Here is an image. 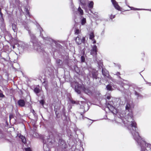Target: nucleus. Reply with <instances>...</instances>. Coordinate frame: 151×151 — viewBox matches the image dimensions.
Wrapping results in <instances>:
<instances>
[{
  "label": "nucleus",
  "mask_w": 151,
  "mask_h": 151,
  "mask_svg": "<svg viewBox=\"0 0 151 151\" xmlns=\"http://www.w3.org/2000/svg\"><path fill=\"white\" fill-rule=\"evenodd\" d=\"M134 139L138 144H139L141 148L142 151H151V144L147 143L140 136L138 132H136L133 135Z\"/></svg>",
  "instance_id": "f257e3e1"
},
{
  "label": "nucleus",
  "mask_w": 151,
  "mask_h": 151,
  "mask_svg": "<svg viewBox=\"0 0 151 151\" xmlns=\"http://www.w3.org/2000/svg\"><path fill=\"white\" fill-rule=\"evenodd\" d=\"M83 88H84V85H83L77 83L75 86V91L78 94H80L81 93V90H82Z\"/></svg>",
  "instance_id": "f03ea898"
},
{
  "label": "nucleus",
  "mask_w": 151,
  "mask_h": 151,
  "mask_svg": "<svg viewBox=\"0 0 151 151\" xmlns=\"http://www.w3.org/2000/svg\"><path fill=\"white\" fill-rule=\"evenodd\" d=\"M76 43L78 45H80L82 43L85 44L86 38L83 37L82 39H81L78 36L75 39Z\"/></svg>",
  "instance_id": "7ed1b4c3"
},
{
  "label": "nucleus",
  "mask_w": 151,
  "mask_h": 151,
  "mask_svg": "<svg viewBox=\"0 0 151 151\" xmlns=\"http://www.w3.org/2000/svg\"><path fill=\"white\" fill-rule=\"evenodd\" d=\"M102 74L105 77H106L108 78H111L109 72L106 68H102Z\"/></svg>",
  "instance_id": "20e7f679"
},
{
  "label": "nucleus",
  "mask_w": 151,
  "mask_h": 151,
  "mask_svg": "<svg viewBox=\"0 0 151 151\" xmlns=\"http://www.w3.org/2000/svg\"><path fill=\"white\" fill-rule=\"evenodd\" d=\"M131 122V126L132 128V130L135 132L134 133H132V134L133 136V135L136 132H137L136 130V129L137 128V124L134 121H132Z\"/></svg>",
  "instance_id": "39448f33"
},
{
  "label": "nucleus",
  "mask_w": 151,
  "mask_h": 151,
  "mask_svg": "<svg viewBox=\"0 0 151 151\" xmlns=\"http://www.w3.org/2000/svg\"><path fill=\"white\" fill-rule=\"evenodd\" d=\"M97 52V46L95 45H94L90 53L92 55H96Z\"/></svg>",
  "instance_id": "423d86ee"
},
{
  "label": "nucleus",
  "mask_w": 151,
  "mask_h": 151,
  "mask_svg": "<svg viewBox=\"0 0 151 151\" xmlns=\"http://www.w3.org/2000/svg\"><path fill=\"white\" fill-rule=\"evenodd\" d=\"M18 104L21 107H23L25 106V102L24 100L20 99L18 101Z\"/></svg>",
  "instance_id": "0eeeda50"
},
{
  "label": "nucleus",
  "mask_w": 151,
  "mask_h": 151,
  "mask_svg": "<svg viewBox=\"0 0 151 151\" xmlns=\"http://www.w3.org/2000/svg\"><path fill=\"white\" fill-rule=\"evenodd\" d=\"M12 28L14 32L16 33L18 30V28L17 27V24L12 23Z\"/></svg>",
  "instance_id": "6e6552de"
},
{
  "label": "nucleus",
  "mask_w": 151,
  "mask_h": 151,
  "mask_svg": "<svg viewBox=\"0 0 151 151\" xmlns=\"http://www.w3.org/2000/svg\"><path fill=\"white\" fill-rule=\"evenodd\" d=\"M82 91L85 93L87 94H90L91 93V91L89 88H86L84 86V88H83Z\"/></svg>",
  "instance_id": "1a4fd4ad"
},
{
  "label": "nucleus",
  "mask_w": 151,
  "mask_h": 151,
  "mask_svg": "<svg viewBox=\"0 0 151 151\" xmlns=\"http://www.w3.org/2000/svg\"><path fill=\"white\" fill-rule=\"evenodd\" d=\"M115 8L118 11H121V8L118 5V3L117 2L115 4H113Z\"/></svg>",
  "instance_id": "9d476101"
},
{
  "label": "nucleus",
  "mask_w": 151,
  "mask_h": 151,
  "mask_svg": "<svg viewBox=\"0 0 151 151\" xmlns=\"http://www.w3.org/2000/svg\"><path fill=\"white\" fill-rule=\"evenodd\" d=\"M95 35L93 32H92L89 34V39L91 40H93L94 39Z\"/></svg>",
  "instance_id": "9b49d317"
},
{
  "label": "nucleus",
  "mask_w": 151,
  "mask_h": 151,
  "mask_svg": "<svg viewBox=\"0 0 151 151\" xmlns=\"http://www.w3.org/2000/svg\"><path fill=\"white\" fill-rule=\"evenodd\" d=\"M98 74L97 72H93L92 73V76L93 78L97 79L98 78L97 76Z\"/></svg>",
  "instance_id": "f8f14e48"
},
{
  "label": "nucleus",
  "mask_w": 151,
  "mask_h": 151,
  "mask_svg": "<svg viewBox=\"0 0 151 151\" xmlns=\"http://www.w3.org/2000/svg\"><path fill=\"white\" fill-rule=\"evenodd\" d=\"M21 139L22 142L24 144H25L26 143V139L24 136H20L19 137Z\"/></svg>",
  "instance_id": "ddd939ff"
},
{
  "label": "nucleus",
  "mask_w": 151,
  "mask_h": 151,
  "mask_svg": "<svg viewBox=\"0 0 151 151\" xmlns=\"http://www.w3.org/2000/svg\"><path fill=\"white\" fill-rule=\"evenodd\" d=\"M34 91L35 93L37 94L40 92V90L39 88L36 87L34 88Z\"/></svg>",
  "instance_id": "4468645a"
},
{
  "label": "nucleus",
  "mask_w": 151,
  "mask_h": 151,
  "mask_svg": "<svg viewBox=\"0 0 151 151\" xmlns=\"http://www.w3.org/2000/svg\"><path fill=\"white\" fill-rule=\"evenodd\" d=\"M78 11L79 12L80 14L81 15H82L83 14V11L81 9V8L79 6L78 10Z\"/></svg>",
  "instance_id": "2eb2a0df"
},
{
  "label": "nucleus",
  "mask_w": 151,
  "mask_h": 151,
  "mask_svg": "<svg viewBox=\"0 0 151 151\" xmlns=\"http://www.w3.org/2000/svg\"><path fill=\"white\" fill-rule=\"evenodd\" d=\"M93 6V2L92 1H91L88 4V7L90 8H92Z\"/></svg>",
  "instance_id": "dca6fc26"
},
{
  "label": "nucleus",
  "mask_w": 151,
  "mask_h": 151,
  "mask_svg": "<svg viewBox=\"0 0 151 151\" xmlns=\"http://www.w3.org/2000/svg\"><path fill=\"white\" fill-rule=\"evenodd\" d=\"M81 24L82 25H84L86 23V19L85 18L83 17L81 20Z\"/></svg>",
  "instance_id": "f3484780"
},
{
  "label": "nucleus",
  "mask_w": 151,
  "mask_h": 151,
  "mask_svg": "<svg viewBox=\"0 0 151 151\" xmlns=\"http://www.w3.org/2000/svg\"><path fill=\"white\" fill-rule=\"evenodd\" d=\"M139 57L142 60H143L144 58L145 57V54L143 52H142L139 55Z\"/></svg>",
  "instance_id": "a211bd4d"
},
{
  "label": "nucleus",
  "mask_w": 151,
  "mask_h": 151,
  "mask_svg": "<svg viewBox=\"0 0 151 151\" xmlns=\"http://www.w3.org/2000/svg\"><path fill=\"white\" fill-rule=\"evenodd\" d=\"M107 107L111 111V109L114 108V107L111 105H110L109 103L107 105Z\"/></svg>",
  "instance_id": "6ab92c4d"
},
{
  "label": "nucleus",
  "mask_w": 151,
  "mask_h": 151,
  "mask_svg": "<svg viewBox=\"0 0 151 151\" xmlns=\"http://www.w3.org/2000/svg\"><path fill=\"white\" fill-rule=\"evenodd\" d=\"M81 31L78 29H76L74 31V33L75 35H78L80 33Z\"/></svg>",
  "instance_id": "aec40b11"
},
{
  "label": "nucleus",
  "mask_w": 151,
  "mask_h": 151,
  "mask_svg": "<svg viewBox=\"0 0 151 151\" xmlns=\"http://www.w3.org/2000/svg\"><path fill=\"white\" fill-rule=\"evenodd\" d=\"M106 88L108 90L111 91L112 90V86L109 84L108 85L106 86Z\"/></svg>",
  "instance_id": "412c9836"
},
{
  "label": "nucleus",
  "mask_w": 151,
  "mask_h": 151,
  "mask_svg": "<svg viewBox=\"0 0 151 151\" xmlns=\"http://www.w3.org/2000/svg\"><path fill=\"white\" fill-rule=\"evenodd\" d=\"M131 106L129 104H127L125 109L126 110H129Z\"/></svg>",
  "instance_id": "4be33fe9"
},
{
  "label": "nucleus",
  "mask_w": 151,
  "mask_h": 151,
  "mask_svg": "<svg viewBox=\"0 0 151 151\" xmlns=\"http://www.w3.org/2000/svg\"><path fill=\"white\" fill-rule=\"evenodd\" d=\"M5 97V96L3 94L2 91L0 89V97L3 98Z\"/></svg>",
  "instance_id": "5701e85b"
},
{
  "label": "nucleus",
  "mask_w": 151,
  "mask_h": 151,
  "mask_svg": "<svg viewBox=\"0 0 151 151\" xmlns=\"http://www.w3.org/2000/svg\"><path fill=\"white\" fill-rule=\"evenodd\" d=\"M81 61L82 62H84L85 61V58L83 56H82L81 57Z\"/></svg>",
  "instance_id": "b1692460"
},
{
  "label": "nucleus",
  "mask_w": 151,
  "mask_h": 151,
  "mask_svg": "<svg viewBox=\"0 0 151 151\" xmlns=\"http://www.w3.org/2000/svg\"><path fill=\"white\" fill-rule=\"evenodd\" d=\"M115 15H113L112 14L110 15L109 16V18L111 19H113L115 18Z\"/></svg>",
  "instance_id": "393cba45"
},
{
  "label": "nucleus",
  "mask_w": 151,
  "mask_h": 151,
  "mask_svg": "<svg viewBox=\"0 0 151 151\" xmlns=\"http://www.w3.org/2000/svg\"><path fill=\"white\" fill-rule=\"evenodd\" d=\"M120 75L121 74L119 72H118L116 73V75L118 76L119 78L121 79V78L120 76Z\"/></svg>",
  "instance_id": "a878e982"
},
{
  "label": "nucleus",
  "mask_w": 151,
  "mask_h": 151,
  "mask_svg": "<svg viewBox=\"0 0 151 151\" xmlns=\"http://www.w3.org/2000/svg\"><path fill=\"white\" fill-rule=\"evenodd\" d=\"M80 2L81 4V5H82L83 6H85L86 5V3L85 1H82L81 0H80Z\"/></svg>",
  "instance_id": "bb28decb"
},
{
  "label": "nucleus",
  "mask_w": 151,
  "mask_h": 151,
  "mask_svg": "<svg viewBox=\"0 0 151 151\" xmlns=\"http://www.w3.org/2000/svg\"><path fill=\"white\" fill-rule=\"evenodd\" d=\"M14 115H13V114H11L9 115V119H10V120L11 119L14 118Z\"/></svg>",
  "instance_id": "cd10ccee"
},
{
  "label": "nucleus",
  "mask_w": 151,
  "mask_h": 151,
  "mask_svg": "<svg viewBox=\"0 0 151 151\" xmlns=\"http://www.w3.org/2000/svg\"><path fill=\"white\" fill-rule=\"evenodd\" d=\"M25 151H31V149L30 147H27L25 149Z\"/></svg>",
  "instance_id": "c85d7f7f"
},
{
  "label": "nucleus",
  "mask_w": 151,
  "mask_h": 151,
  "mask_svg": "<svg viewBox=\"0 0 151 151\" xmlns=\"http://www.w3.org/2000/svg\"><path fill=\"white\" fill-rule=\"evenodd\" d=\"M40 103L42 105H43L44 104V101L43 100H41L40 101Z\"/></svg>",
  "instance_id": "c756f323"
},
{
  "label": "nucleus",
  "mask_w": 151,
  "mask_h": 151,
  "mask_svg": "<svg viewBox=\"0 0 151 151\" xmlns=\"http://www.w3.org/2000/svg\"><path fill=\"white\" fill-rule=\"evenodd\" d=\"M26 12L27 13V14L29 15V12L28 9H26Z\"/></svg>",
  "instance_id": "7c9ffc66"
},
{
  "label": "nucleus",
  "mask_w": 151,
  "mask_h": 151,
  "mask_svg": "<svg viewBox=\"0 0 151 151\" xmlns=\"http://www.w3.org/2000/svg\"><path fill=\"white\" fill-rule=\"evenodd\" d=\"M61 62V60L60 59L56 61L57 63L58 64H59Z\"/></svg>",
  "instance_id": "2f4dec72"
},
{
  "label": "nucleus",
  "mask_w": 151,
  "mask_h": 151,
  "mask_svg": "<svg viewBox=\"0 0 151 151\" xmlns=\"http://www.w3.org/2000/svg\"><path fill=\"white\" fill-rule=\"evenodd\" d=\"M0 15L1 17H2L3 16V14L1 12V9L0 8Z\"/></svg>",
  "instance_id": "473e14b6"
},
{
  "label": "nucleus",
  "mask_w": 151,
  "mask_h": 151,
  "mask_svg": "<svg viewBox=\"0 0 151 151\" xmlns=\"http://www.w3.org/2000/svg\"><path fill=\"white\" fill-rule=\"evenodd\" d=\"M135 95L137 96H140V94L139 93H138L136 91H135Z\"/></svg>",
  "instance_id": "72a5a7b5"
},
{
  "label": "nucleus",
  "mask_w": 151,
  "mask_h": 151,
  "mask_svg": "<svg viewBox=\"0 0 151 151\" xmlns=\"http://www.w3.org/2000/svg\"><path fill=\"white\" fill-rule=\"evenodd\" d=\"M111 1L113 4H115V3H117L115 0H111Z\"/></svg>",
  "instance_id": "f704fd0d"
},
{
  "label": "nucleus",
  "mask_w": 151,
  "mask_h": 151,
  "mask_svg": "<svg viewBox=\"0 0 151 151\" xmlns=\"http://www.w3.org/2000/svg\"><path fill=\"white\" fill-rule=\"evenodd\" d=\"M71 103L73 104H75L76 103V101L74 100H72L71 101Z\"/></svg>",
  "instance_id": "c9c22d12"
},
{
  "label": "nucleus",
  "mask_w": 151,
  "mask_h": 151,
  "mask_svg": "<svg viewBox=\"0 0 151 151\" xmlns=\"http://www.w3.org/2000/svg\"><path fill=\"white\" fill-rule=\"evenodd\" d=\"M93 41V44H95L96 43V41L94 39V40H92Z\"/></svg>",
  "instance_id": "e433bc0d"
},
{
  "label": "nucleus",
  "mask_w": 151,
  "mask_h": 151,
  "mask_svg": "<svg viewBox=\"0 0 151 151\" xmlns=\"http://www.w3.org/2000/svg\"><path fill=\"white\" fill-rule=\"evenodd\" d=\"M110 98L111 97L110 96H108L107 97V99H110Z\"/></svg>",
  "instance_id": "4c0bfd02"
},
{
  "label": "nucleus",
  "mask_w": 151,
  "mask_h": 151,
  "mask_svg": "<svg viewBox=\"0 0 151 151\" xmlns=\"http://www.w3.org/2000/svg\"><path fill=\"white\" fill-rule=\"evenodd\" d=\"M32 113L33 114H34L35 113V111L33 109L32 110Z\"/></svg>",
  "instance_id": "58836bf2"
},
{
  "label": "nucleus",
  "mask_w": 151,
  "mask_h": 151,
  "mask_svg": "<svg viewBox=\"0 0 151 151\" xmlns=\"http://www.w3.org/2000/svg\"><path fill=\"white\" fill-rule=\"evenodd\" d=\"M56 112H56H56H55V114H56V117H57V116H58V114H57Z\"/></svg>",
  "instance_id": "ea45409f"
},
{
  "label": "nucleus",
  "mask_w": 151,
  "mask_h": 151,
  "mask_svg": "<svg viewBox=\"0 0 151 151\" xmlns=\"http://www.w3.org/2000/svg\"><path fill=\"white\" fill-rule=\"evenodd\" d=\"M131 118L132 119V120H133V116H131Z\"/></svg>",
  "instance_id": "a19ab883"
},
{
  "label": "nucleus",
  "mask_w": 151,
  "mask_h": 151,
  "mask_svg": "<svg viewBox=\"0 0 151 151\" xmlns=\"http://www.w3.org/2000/svg\"><path fill=\"white\" fill-rule=\"evenodd\" d=\"M81 115L83 116V113H81Z\"/></svg>",
  "instance_id": "79ce46f5"
},
{
  "label": "nucleus",
  "mask_w": 151,
  "mask_h": 151,
  "mask_svg": "<svg viewBox=\"0 0 151 151\" xmlns=\"http://www.w3.org/2000/svg\"><path fill=\"white\" fill-rule=\"evenodd\" d=\"M45 81H44L43 82V83H45Z\"/></svg>",
  "instance_id": "37998d69"
}]
</instances>
